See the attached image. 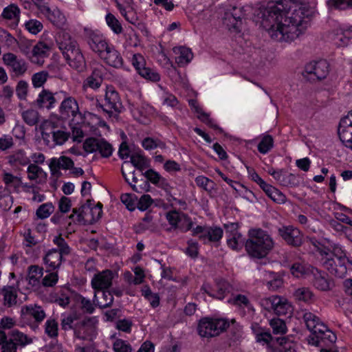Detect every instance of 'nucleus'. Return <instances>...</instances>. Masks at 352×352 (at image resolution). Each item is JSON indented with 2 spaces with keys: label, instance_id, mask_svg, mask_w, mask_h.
<instances>
[{
  "label": "nucleus",
  "instance_id": "obj_1",
  "mask_svg": "<svg viewBox=\"0 0 352 352\" xmlns=\"http://www.w3.org/2000/svg\"><path fill=\"white\" fill-rule=\"evenodd\" d=\"M309 16L310 11L305 7L287 10L280 1L265 10L262 24L274 40L291 42L305 32L309 25Z\"/></svg>",
  "mask_w": 352,
  "mask_h": 352
},
{
  "label": "nucleus",
  "instance_id": "obj_2",
  "mask_svg": "<svg viewBox=\"0 0 352 352\" xmlns=\"http://www.w3.org/2000/svg\"><path fill=\"white\" fill-rule=\"evenodd\" d=\"M56 42L69 65L78 72H84L86 61L76 41L69 33L63 32L60 34Z\"/></svg>",
  "mask_w": 352,
  "mask_h": 352
},
{
  "label": "nucleus",
  "instance_id": "obj_3",
  "mask_svg": "<svg viewBox=\"0 0 352 352\" xmlns=\"http://www.w3.org/2000/svg\"><path fill=\"white\" fill-rule=\"evenodd\" d=\"M244 243L248 254L258 258L266 256L274 246L272 238L261 228L249 230L248 239Z\"/></svg>",
  "mask_w": 352,
  "mask_h": 352
},
{
  "label": "nucleus",
  "instance_id": "obj_4",
  "mask_svg": "<svg viewBox=\"0 0 352 352\" xmlns=\"http://www.w3.org/2000/svg\"><path fill=\"white\" fill-rule=\"evenodd\" d=\"M14 324V321L9 317L3 318L0 322V329H10ZM32 342V339L27 335L14 329L6 333L0 329V345H2V352H16L17 346H25Z\"/></svg>",
  "mask_w": 352,
  "mask_h": 352
},
{
  "label": "nucleus",
  "instance_id": "obj_5",
  "mask_svg": "<svg viewBox=\"0 0 352 352\" xmlns=\"http://www.w3.org/2000/svg\"><path fill=\"white\" fill-rule=\"evenodd\" d=\"M320 262L329 273L338 278H343L347 272L349 259L345 253L338 247L333 251H320Z\"/></svg>",
  "mask_w": 352,
  "mask_h": 352
},
{
  "label": "nucleus",
  "instance_id": "obj_6",
  "mask_svg": "<svg viewBox=\"0 0 352 352\" xmlns=\"http://www.w3.org/2000/svg\"><path fill=\"white\" fill-rule=\"evenodd\" d=\"M229 326L226 319L204 318L199 320L197 330L200 336L209 338L219 336Z\"/></svg>",
  "mask_w": 352,
  "mask_h": 352
},
{
  "label": "nucleus",
  "instance_id": "obj_7",
  "mask_svg": "<svg viewBox=\"0 0 352 352\" xmlns=\"http://www.w3.org/2000/svg\"><path fill=\"white\" fill-rule=\"evenodd\" d=\"M56 95L58 99L63 98L58 108L61 119L69 120L77 116H81L78 102L74 97L69 96L65 91L56 92Z\"/></svg>",
  "mask_w": 352,
  "mask_h": 352
},
{
  "label": "nucleus",
  "instance_id": "obj_8",
  "mask_svg": "<svg viewBox=\"0 0 352 352\" xmlns=\"http://www.w3.org/2000/svg\"><path fill=\"white\" fill-rule=\"evenodd\" d=\"M102 111L105 112L109 117H111L114 113H118L122 111V104L117 91L112 87H107L104 97V104L100 105Z\"/></svg>",
  "mask_w": 352,
  "mask_h": 352
},
{
  "label": "nucleus",
  "instance_id": "obj_9",
  "mask_svg": "<svg viewBox=\"0 0 352 352\" xmlns=\"http://www.w3.org/2000/svg\"><path fill=\"white\" fill-rule=\"evenodd\" d=\"M96 334V320L89 318L76 323L74 336L81 340L91 339Z\"/></svg>",
  "mask_w": 352,
  "mask_h": 352
},
{
  "label": "nucleus",
  "instance_id": "obj_10",
  "mask_svg": "<svg viewBox=\"0 0 352 352\" xmlns=\"http://www.w3.org/2000/svg\"><path fill=\"white\" fill-rule=\"evenodd\" d=\"M305 72L311 80L324 79L329 73V64L326 60L311 62L306 65Z\"/></svg>",
  "mask_w": 352,
  "mask_h": 352
},
{
  "label": "nucleus",
  "instance_id": "obj_11",
  "mask_svg": "<svg viewBox=\"0 0 352 352\" xmlns=\"http://www.w3.org/2000/svg\"><path fill=\"white\" fill-rule=\"evenodd\" d=\"M2 60L3 63L16 76L23 75L28 69V65L25 60L13 53L8 52L4 54Z\"/></svg>",
  "mask_w": 352,
  "mask_h": 352
},
{
  "label": "nucleus",
  "instance_id": "obj_12",
  "mask_svg": "<svg viewBox=\"0 0 352 352\" xmlns=\"http://www.w3.org/2000/svg\"><path fill=\"white\" fill-rule=\"evenodd\" d=\"M278 234L289 245L300 247L302 244V234L293 226H283L278 230Z\"/></svg>",
  "mask_w": 352,
  "mask_h": 352
},
{
  "label": "nucleus",
  "instance_id": "obj_13",
  "mask_svg": "<svg viewBox=\"0 0 352 352\" xmlns=\"http://www.w3.org/2000/svg\"><path fill=\"white\" fill-rule=\"evenodd\" d=\"M85 41L89 48L100 57L110 45L101 34L91 30L87 31Z\"/></svg>",
  "mask_w": 352,
  "mask_h": 352
},
{
  "label": "nucleus",
  "instance_id": "obj_14",
  "mask_svg": "<svg viewBox=\"0 0 352 352\" xmlns=\"http://www.w3.org/2000/svg\"><path fill=\"white\" fill-rule=\"evenodd\" d=\"M238 227V224L236 223L224 225L227 243L232 250L241 249L245 243V239L239 232Z\"/></svg>",
  "mask_w": 352,
  "mask_h": 352
},
{
  "label": "nucleus",
  "instance_id": "obj_15",
  "mask_svg": "<svg viewBox=\"0 0 352 352\" xmlns=\"http://www.w3.org/2000/svg\"><path fill=\"white\" fill-rule=\"evenodd\" d=\"M40 12L56 27L60 28L65 24L64 14L57 8L51 9L47 3H37Z\"/></svg>",
  "mask_w": 352,
  "mask_h": 352
},
{
  "label": "nucleus",
  "instance_id": "obj_16",
  "mask_svg": "<svg viewBox=\"0 0 352 352\" xmlns=\"http://www.w3.org/2000/svg\"><path fill=\"white\" fill-rule=\"evenodd\" d=\"M103 76L104 71L102 66L94 67L91 74L82 82V90L86 91L89 89L95 91L98 89L102 84Z\"/></svg>",
  "mask_w": 352,
  "mask_h": 352
},
{
  "label": "nucleus",
  "instance_id": "obj_17",
  "mask_svg": "<svg viewBox=\"0 0 352 352\" xmlns=\"http://www.w3.org/2000/svg\"><path fill=\"white\" fill-rule=\"evenodd\" d=\"M21 314L24 319H28L31 317L34 319V323L31 325L33 329L38 328V324L41 323L46 316L43 309L37 305L23 306L21 309Z\"/></svg>",
  "mask_w": 352,
  "mask_h": 352
},
{
  "label": "nucleus",
  "instance_id": "obj_18",
  "mask_svg": "<svg viewBox=\"0 0 352 352\" xmlns=\"http://www.w3.org/2000/svg\"><path fill=\"white\" fill-rule=\"evenodd\" d=\"M311 274L312 284L317 289L324 292L331 289L332 282L325 272L313 268Z\"/></svg>",
  "mask_w": 352,
  "mask_h": 352
},
{
  "label": "nucleus",
  "instance_id": "obj_19",
  "mask_svg": "<svg viewBox=\"0 0 352 352\" xmlns=\"http://www.w3.org/2000/svg\"><path fill=\"white\" fill-rule=\"evenodd\" d=\"M91 201L87 200L85 204L82 205L80 208H73L72 214L69 216V219H72L74 223L78 224H89L93 223L94 217L89 218V210Z\"/></svg>",
  "mask_w": 352,
  "mask_h": 352
},
{
  "label": "nucleus",
  "instance_id": "obj_20",
  "mask_svg": "<svg viewBox=\"0 0 352 352\" xmlns=\"http://www.w3.org/2000/svg\"><path fill=\"white\" fill-rule=\"evenodd\" d=\"M338 133L343 144L352 150V122L346 116L340 121Z\"/></svg>",
  "mask_w": 352,
  "mask_h": 352
},
{
  "label": "nucleus",
  "instance_id": "obj_21",
  "mask_svg": "<svg viewBox=\"0 0 352 352\" xmlns=\"http://www.w3.org/2000/svg\"><path fill=\"white\" fill-rule=\"evenodd\" d=\"M113 272L110 270H103L94 275L91 280V286L96 290L108 289L112 284Z\"/></svg>",
  "mask_w": 352,
  "mask_h": 352
},
{
  "label": "nucleus",
  "instance_id": "obj_22",
  "mask_svg": "<svg viewBox=\"0 0 352 352\" xmlns=\"http://www.w3.org/2000/svg\"><path fill=\"white\" fill-rule=\"evenodd\" d=\"M74 164V162L69 157L60 156L58 158H52L49 164V167L52 175L59 177L61 175L60 169H70L73 168Z\"/></svg>",
  "mask_w": 352,
  "mask_h": 352
},
{
  "label": "nucleus",
  "instance_id": "obj_23",
  "mask_svg": "<svg viewBox=\"0 0 352 352\" xmlns=\"http://www.w3.org/2000/svg\"><path fill=\"white\" fill-rule=\"evenodd\" d=\"M166 219L169 223L175 228L179 227L184 231L192 229V222L185 215L180 216L176 211H170L167 213Z\"/></svg>",
  "mask_w": 352,
  "mask_h": 352
},
{
  "label": "nucleus",
  "instance_id": "obj_24",
  "mask_svg": "<svg viewBox=\"0 0 352 352\" xmlns=\"http://www.w3.org/2000/svg\"><path fill=\"white\" fill-rule=\"evenodd\" d=\"M100 58L109 66L115 68H120L123 65V58L120 52L115 47L110 45L109 47L100 56Z\"/></svg>",
  "mask_w": 352,
  "mask_h": 352
},
{
  "label": "nucleus",
  "instance_id": "obj_25",
  "mask_svg": "<svg viewBox=\"0 0 352 352\" xmlns=\"http://www.w3.org/2000/svg\"><path fill=\"white\" fill-rule=\"evenodd\" d=\"M56 92L53 94L48 89H43L35 101L36 105L39 108L51 109L55 107L57 101Z\"/></svg>",
  "mask_w": 352,
  "mask_h": 352
},
{
  "label": "nucleus",
  "instance_id": "obj_26",
  "mask_svg": "<svg viewBox=\"0 0 352 352\" xmlns=\"http://www.w3.org/2000/svg\"><path fill=\"white\" fill-rule=\"evenodd\" d=\"M302 319L306 327L311 333H316L324 329V324L322 322L320 318L314 314L309 311H305L302 315Z\"/></svg>",
  "mask_w": 352,
  "mask_h": 352
},
{
  "label": "nucleus",
  "instance_id": "obj_27",
  "mask_svg": "<svg viewBox=\"0 0 352 352\" xmlns=\"http://www.w3.org/2000/svg\"><path fill=\"white\" fill-rule=\"evenodd\" d=\"M274 178L282 186L296 187L300 185V177L292 173H287L282 170L281 173H274Z\"/></svg>",
  "mask_w": 352,
  "mask_h": 352
},
{
  "label": "nucleus",
  "instance_id": "obj_28",
  "mask_svg": "<svg viewBox=\"0 0 352 352\" xmlns=\"http://www.w3.org/2000/svg\"><path fill=\"white\" fill-rule=\"evenodd\" d=\"M63 257L56 249H52L45 254L43 261L50 270H55L60 267Z\"/></svg>",
  "mask_w": 352,
  "mask_h": 352
},
{
  "label": "nucleus",
  "instance_id": "obj_29",
  "mask_svg": "<svg viewBox=\"0 0 352 352\" xmlns=\"http://www.w3.org/2000/svg\"><path fill=\"white\" fill-rule=\"evenodd\" d=\"M270 349V352H296V344L285 337L277 338Z\"/></svg>",
  "mask_w": 352,
  "mask_h": 352
},
{
  "label": "nucleus",
  "instance_id": "obj_30",
  "mask_svg": "<svg viewBox=\"0 0 352 352\" xmlns=\"http://www.w3.org/2000/svg\"><path fill=\"white\" fill-rule=\"evenodd\" d=\"M173 52L178 54L175 61L179 67L187 65L192 59L193 54L191 50L184 46L175 47Z\"/></svg>",
  "mask_w": 352,
  "mask_h": 352
},
{
  "label": "nucleus",
  "instance_id": "obj_31",
  "mask_svg": "<svg viewBox=\"0 0 352 352\" xmlns=\"http://www.w3.org/2000/svg\"><path fill=\"white\" fill-rule=\"evenodd\" d=\"M100 296H98L96 292L94 294L93 301L96 306H98L100 309H105L111 306L113 302V296L109 291H105L104 289L101 290L100 293Z\"/></svg>",
  "mask_w": 352,
  "mask_h": 352
},
{
  "label": "nucleus",
  "instance_id": "obj_32",
  "mask_svg": "<svg viewBox=\"0 0 352 352\" xmlns=\"http://www.w3.org/2000/svg\"><path fill=\"white\" fill-rule=\"evenodd\" d=\"M3 296V305L12 307L17 304V289L12 286H5L1 290Z\"/></svg>",
  "mask_w": 352,
  "mask_h": 352
},
{
  "label": "nucleus",
  "instance_id": "obj_33",
  "mask_svg": "<svg viewBox=\"0 0 352 352\" xmlns=\"http://www.w3.org/2000/svg\"><path fill=\"white\" fill-rule=\"evenodd\" d=\"M49 47L43 42L38 43L32 49L31 61L34 63L41 65L43 63V58L47 56Z\"/></svg>",
  "mask_w": 352,
  "mask_h": 352
},
{
  "label": "nucleus",
  "instance_id": "obj_34",
  "mask_svg": "<svg viewBox=\"0 0 352 352\" xmlns=\"http://www.w3.org/2000/svg\"><path fill=\"white\" fill-rule=\"evenodd\" d=\"M8 162L14 166H26L30 164V160L26 155L25 151L19 149L8 157Z\"/></svg>",
  "mask_w": 352,
  "mask_h": 352
},
{
  "label": "nucleus",
  "instance_id": "obj_35",
  "mask_svg": "<svg viewBox=\"0 0 352 352\" xmlns=\"http://www.w3.org/2000/svg\"><path fill=\"white\" fill-rule=\"evenodd\" d=\"M265 276V285L269 290L277 291L283 286V280L280 276L272 272H267Z\"/></svg>",
  "mask_w": 352,
  "mask_h": 352
},
{
  "label": "nucleus",
  "instance_id": "obj_36",
  "mask_svg": "<svg viewBox=\"0 0 352 352\" xmlns=\"http://www.w3.org/2000/svg\"><path fill=\"white\" fill-rule=\"evenodd\" d=\"M230 285L226 280H220L217 283L216 285V293L209 292L206 290L205 287H202V289L205 291L209 296L215 297L217 299L222 300L224 298L226 295L230 292Z\"/></svg>",
  "mask_w": 352,
  "mask_h": 352
},
{
  "label": "nucleus",
  "instance_id": "obj_37",
  "mask_svg": "<svg viewBox=\"0 0 352 352\" xmlns=\"http://www.w3.org/2000/svg\"><path fill=\"white\" fill-rule=\"evenodd\" d=\"M351 37H352L351 28L345 30L340 29L336 30L333 40L338 46L344 47L348 44Z\"/></svg>",
  "mask_w": 352,
  "mask_h": 352
},
{
  "label": "nucleus",
  "instance_id": "obj_38",
  "mask_svg": "<svg viewBox=\"0 0 352 352\" xmlns=\"http://www.w3.org/2000/svg\"><path fill=\"white\" fill-rule=\"evenodd\" d=\"M294 297L298 301L309 303L313 301L314 294L309 287H302L295 290Z\"/></svg>",
  "mask_w": 352,
  "mask_h": 352
},
{
  "label": "nucleus",
  "instance_id": "obj_39",
  "mask_svg": "<svg viewBox=\"0 0 352 352\" xmlns=\"http://www.w3.org/2000/svg\"><path fill=\"white\" fill-rule=\"evenodd\" d=\"M41 130V136L45 144L50 147H54L55 144L52 138L54 123L52 122H45L43 125Z\"/></svg>",
  "mask_w": 352,
  "mask_h": 352
},
{
  "label": "nucleus",
  "instance_id": "obj_40",
  "mask_svg": "<svg viewBox=\"0 0 352 352\" xmlns=\"http://www.w3.org/2000/svg\"><path fill=\"white\" fill-rule=\"evenodd\" d=\"M41 130V136L45 144L50 147H54L55 144L52 138L54 123L52 122H45L43 125Z\"/></svg>",
  "mask_w": 352,
  "mask_h": 352
},
{
  "label": "nucleus",
  "instance_id": "obj_41",
  "mask_svg": "<svg viewBox=\"0 0 352 352\" xmlns=\"http://www.w3.org/2000/svg\"><path fill=\"white\" fill-rule=\"evenodd\" d=\"M143 175L151 183L162 188L168 186L166 180L153 169H149L143 173Z\"/></svg>",
  "mask_w": 352,
  "mask_h": 352
},
{
  "label": "nucleus",
  "instance_id": "obj_42",
  "mask_svg": "<svg viewBox=\"0 0 352 352\" xmlns=\"http://www.w3.org/2000/svg\"><path fill=\"white\" fill-rule=\"evenodd\" d=\"M131 163L140 171L150 166L149 161L146 157L139 153H134L131 155Z\"/></svg>",
  "mask_w": 352,
  "mask_h": 352
},
{
  "label": "nucleus",
  "instance_id": "obj_43",
  "mask_svg": "<svg viewBox=\"0 0 352 352\" xmlns=\"http://www.w3.org/2000/svg\"><path fill=\"white\" fill-rule=\"evenodd\" d=\"M264 192L272 200L277 204H284L287 201L286 196L279 190L271 185H269L268 187L265 189Z\"/></svg>",
  "mask_w": 352,
  "mask_h": 352
},
{
  "label": "nucleus",
  "instance_id": "obj_44",
  "mask_svg": "<svg viewBox=\"0 0 352 352\" xmlns=\"http://www.w3.org/2000/svg\"><path fill=\"white\" fill-rule=\"evenodd\" d=\"M43 275V269L36 265L29 267V273L28 280L30 285L32 287L37 286L39 284L40 278Z\"/></svg>",
  "mask_w": 352,
  "mask_h": 352
},
{
  "label": "nucleus",
  "instance_id": "obj_45",
  "mask_svg": "<svg viewBox=\"0 0 352 352\" xmlns=\"http://www.w3.org/2000/svg\"><path fill=\"white\" fill-rule=\"evenodd\" d=\"M104 140L95 138H89L85 140L83 143V148L87 153L98 152L100 153V148H102V142Z\"/></svg>",
  "mask_w": 352,
  "mask_h": 352
},
{
  "label": "nucleus",
  "instance_id": "obj_46",
  "mask_svg": "<svg viewBox=\"0 0 352 352\" xmlns=\"http://www.w3.org/2000/svg\"><path fill=\"white\" fill-rule=\"evenodd\" d=\"M190 105L193 107L195 109V111L199 113L198 118L201 120L202 122H205L209 126L213 129H217L218 126L216 124L214 123L213 120L209 117V115L206 113L204 112L200 107L197 105V102L195 100H190L189 102Z\"/></svg>",
  "mask_w": 352,
  "mask_h": 352
},
{
  "label": "nucleus",
  "instance_id": "obj_47",
  "mask_svg": "<svg viewBox=\"0 0 352 352\" xmlns=\"http://www.w3.org/2000/svg\"><path fill=\"white\" fill-rule=\"evenodd\" d=\"M228 302L235 306L252 309V307L248 297L243 294L233 295L232 298L228 299Z\"/></svg>",
  "mask_w": 352,
  "mask_h": 352
},
{
  "label": "nucleus",
  "instance_id": "obj_48",
  "mask_svg": "<svg viewBox=\"0 0 352 352\" xmlns=\"http://www.w3.org/2000/svg\"><path fill=\"white\" fill-rule=\"evenodd\" d=\"M76 320V317L74 314H63L61 316L60 327L61 329L64 331L74 330L75 333L76 323L74 321Z\"/></svg>",
  "mask_w": 352,
  "mask_h": 352
},
{
  "label": "nucleus",
  "instance_id": "obj_49",
  "mask_svg": "<svg viewBox=\"0 0 352 352\" xmlns=\"http://www.w3.org/2000/svg\"><path fill=\"white\" fill-rule=\"evenodd\" d=\"M327 5L330 10H343L352 6V0H328Z\"/></svg>",
  "mask_w": 352,
  "mask_h": 352
},
{
  "label": "nucleus",
  "instance_id": "obj_50",
  "mask_svg": "<svg viewBox=\"0 0 352 352\" xmlns=\"http://www.w3.org/2000/svg\"><path fill=\"white\" fill-rule=\"evenodd\" d=\"M280 302L275 305L274 311L278 316H284L290 313L292 310V305L288 300L283 297L279 296Z\"/></svg>",
  "mask_w": 352,
  "mask_h": 352
},
{
  "label": "nucleus",
  "instance_id": "obj_51",
  "mask_svg": "<svg viewBox=\"0 0 352 352\" xmlns=\"http://www.w3.org/2000/svg\"><path fill=\"white\" fill-rule=\"evenodd\" d=\"M53 243L57 246V248L56 249L63 256L70 254L71 248L60 235L54 236L53 239Z\"/></svg>",
  "mask_w": 352,
  "mask_h": 352
},
{
  "label": "nucleus",
  "instance_id": "obj_52",
  "mask_svg": "<svg viewBox=\"0 0 352 352\" xmlns=\"http://www.w3.org/2000/svg\"><path fill=\"white\" fill-rule=\"evenodd\" d=\"M69 134L65 131L58 129L54 124V130L52 131V138H54V146L56 145L63 144L69 138Z\"/></svg>",
  "mask_w": 352,
  "mask_h": 352
},
{
  "label": "nucleus",
  "instance_id": "obj_53",
  "mask_svg": "<svg viewBox=\"0 0 352 352\" xmlns=\"http://www.w3.org/2000/svg\"><path fill=\"white\" fill-rule=\"evenodd\" d=\"M252 329L255 334L256 341L258 342H263V344H268L272 340V336L268 332L263 331L258 324L252 325Z\"/></svg>",
  "mask_w": 352,
  "mask_h": 352
},
{
  "label": "nucleus",
  "instance_id": "obj_54",
  "mask_svg": "<svg viewBox=\"0 0 352 352\" xmlns=\"http://www.w3.org/2000/svg\"><path fill=\"white\" fill-rule=\"evenodd\" d=\"M223 230L219 227H208L206 231V242L219 241L223 236Z\"/></svg>",
  "mask_w": 352,
  "mask_h": 352
},
{
  "label": "nucleus",
  "instance_id": "obj_55",
  "mask_svg": "<svg viewBox=\"0 0 352 352\" xmlns=\"http://www.w3.org/2000/svg\"><path fill=\"white\" fill-rule=\"evenodd\" d=\"M22 117L24 122L30 126L35 125L39 121V114L37 111L34 109L25 111L22 113Z\"/></svg>",
  "mask_w": 352,
  "mask_h": 352
},
{
  "label": "nucleus",
  "instance_id": "obj_56",
  "mask_svg": "<svg viewBox=\"0 0 352 352\" xmlns=\"http://www.w3.org/2000/svg\"><path fill=\"white\" fill-rule=\"evenodd\" d=\"M58 322L52 318L48 319L45 324V332L51 338H55L58 335Z\"/></svg>",
  "mask_w": 352,
  "mask_h": 352
},
{
  "label": "nucleus",
  "instance_id": "obj_57",
  "mask_svg": "<svg viewBox=\"0 0 352 352\" xmlns=\"http://www.w3.org/2000/svg\"><path fill=\"white\" fill-rule=\"evenodd\" d=\"M142 296L150 302L151 305L155 308L160 305V296L156 293H153L151 289L146 286L142 289Z\"/></svg>",
  "mask_w": 352,
  "mask_h": 352
},
{
  "label": "nucleus",
  "instance_id": "obj_58",
  "mask_svg": "<svg viewBox=\"0 0 352 352\" xmlns=\"http://www.w3.org/2000/svg\"><path fill=\"white\" fill-rule=\"evenodd\" d=\"M20 10L17 6L11 4L4 8L2 12V16L6 19H14L18 21L19 19Z\"/></svg>",
  "mask_w": 352,
  "mask_h": 352
},
{
  "label": "nucleus",
  "instance_id": "obj_59",
  "mask_svg": "<svg viewBox=\"0 0 352 352\" xmlns=\"http://www.w3.org/2000/svg\"><path fill=\"white\" fill-rule=\"evenodd\" d=\"M106 22L111 30L116 34L122 32V27L119 21L111 13L106 15Z\"/></svg>",
  "mask_w": 352,
  "mask_h": 352
},
{
  "label": "nucleus",
  "instance_id": "obj_60",
  "mask_svg": "<svg viewBox=\"0 0 352 352\" xmlns=\"http://www.w3.org/2000/svg\"><path fill=\"white\" fill-rule=\"evenodd\" d=\"M139 74L142 78L151 82H156L160 80V74L157 72L155 70L148 67H146L145 68L141 69V72H140Z\"/></svg>",
  "mask_w": 352,
  "mask_h": 352
},
{
  "label": "nucleus",
  "instance_id": "obj_61",
  "mask_svg": "<svg viewBox=\"0 0 352 352\" xmlns=\"http://www.w3.org/2000/svg\"><path fill=\"white\" fill-rule=\"evenodd\" d=\"M54 210V207L52 203H46L41 205L36 210V216L41 219L47 218Z\"/></svg>",
  "mask_w": 352,
  "mask_h": 352
},
{
  "label": "nucleus",
  "instance_id": "obj_62",
  "mask_svg": "<svg viewBox=\"0 0 352 352\" xmlns=\"http://www.w3.org/2000/svg\"><path fill=\"white\" fill-rule=\"evenodd\" d=\"M196 184L206 191L212 192L214 189V183L211 179L204 176H198L195 178Z\"/></svg>",
  "mask_w": 352,
  "mask_h": 352
},
{
  "label": "nucleus",
  "instance_id": "obj_63",
  "mask_svg": "<svg viewBox=\"0 0 352 352\" xmlns=\"http://www.w3.org/2000/svg\"><path fill=\"white\" fill-rule=\"evenodd\" d=\"M3 180L8 187L12 188L14 190H17L21 184V180L19 177L8 173H4Z\"/></svg>",
  "mask_w": 352,
  "mask_h": 352
},
{
  "label": "nucleus",
  "instance_id": "obj_64",
  "mask_svg": "<svg viewBox=\"0 0 352 352\" xmlns=\"http://www.w3.org/2000/svg\"><path fill=\"white\" fill-rule=\"evenodd\" d=\"M49 73L46 71L37 72L32 76V82L34 87H41L47 81Z\"/></svg>",
  "mask_w": 352,
  "mask_h": 352
}]
</instances>
